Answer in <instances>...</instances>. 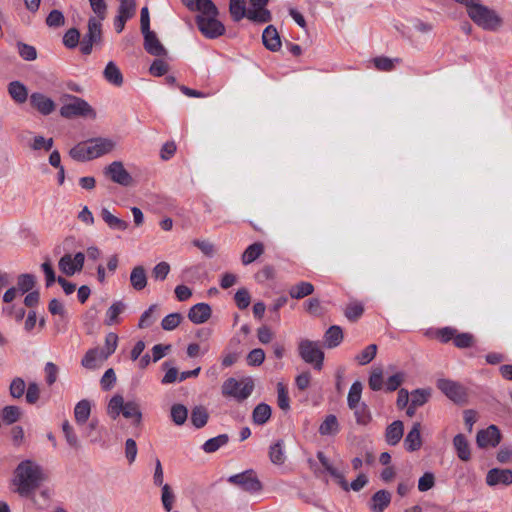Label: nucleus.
Listing matches in <instances>:
<instances>
[{
	"label": "nucleus",
	"instance_id": "1",
	"mask_svg": "<svg viewBox=\"0 0 512 512\" xmlns=\"http://www.w3.org/2000/svg\"><path fill=\"white\" fill-rule=\"evenodd\" d=\"M46 480L43 468L33 460L21 461L14 470L12 484L14 492L23 498H30L34 501L35 491Z\"/></svg>",
	"mask_w": 512,
	"mask_h": 512
},
{
	"label": "nucleus",
	"instance_id": "2",
	"mask_svg": "<svg viewBox=\"0 0 512 512\" xmlns=\"http://www.w3.org/2000/svg\"><path fill=\"white\" fill-rule=\"evenodd\" d=\"M107 414L113 420L122 414L126 419H132L133 425L140 426L142 422V412L140 405L135 401L124 402L122 395H114L107 406Z\"/></svg>",
	"mask_w": 512,
	"mask_h": 512
},
{
	"label": "nucleus",
	"instance_id": "3",
	"mask_svg": "<svg viewBox=\"0 0 512 512\" xmlns=\"http://www.w3.org/2000/svg\"><path fill=\"white\" fill-rule=\"evenodd\" d=\"M298 352L305 363L311 364L317 371L322 370L325 355L318 342L303 339L298 344Z\"/></svg>",
	"mask_w": 512,
	"mask_h": 512
},
{
	"label": "nucleus",
	"instance_id": "4",
	"mask_svg": "<svg viewBox=\"0 0 512 512\" xmlns=\"http://www.w3.org/2000/svg\"><path fill=\"white\" fill-rule=\"evenodd\" d=\"M254 383L252 379L245 382L238 381L235 378H228L222 385V394L236 398L238 401L247 399L253 392Z\"/></svg>",
	"mask_w": 512,
	"mask_h": 512
},
{
	"label": "nucleus",
	"instance_id": "5",
	"mask_svg": "<svg viewBox=\"0 0 512 512\" xmlns=\"http://www.w3.org/2000/svg\"><path fill=\"white\" fill-rule=\"evenodd\" d=\"M102 42V28L101 22L95 17L88 20V31L80 41V50L84 55H89L92 52L93 45H98Z\"/></svg>",
	"mask_w": 512,
	"mask_h": 512
},
{
	"label": "nucleus",
	"instance_id": "6",
	"mask_svg": "<svg viewBox=\"0 0 512 512\" xmlns=\"http://www.w3.org/2000/svg\"><path fill=\"white\" fill-rule=\"evenodd\" d=\"M217 16H196L197 27L206 38L215 39L224 34L225 26L217 19Z\"/></svg>",
	"mask_w": 512,
	"mask_h": 512
},
{
	"label": "nucleus",
	"instance_id": "7",
	"mask_svg": "<svg viewBox=\"0 0 512 512\" xmlns=\"http://www.w3.org/2000/svg\"><path fill=\"white\" fill-rule=\"evenodd\" d=\"M228 481L249 493H255L262 490V483L258 479L255 471L252 469L232 475L229 477Z\"/></svg>",
	"mask_w": 512,
	"mask_h": 512
},
{
	"label": "nucleus",
	"instance_id": "8",
	"mask_svg": "<svg viewBox=\"0 0 512 512\" xmlns=\"http://www.w3.org/2000/svg\"><path fill=\"white\" fill-rule=\"evenodd\" d=\"M438 389L456 404H465L467 402V392L460 383L449 380L439 379L437 381Z\"/></svg>",
	"mask_w": 512,
	"mask_h": 512
},
{
	"label": "nucleus",
	"instance_id": "9",
	"mask_svg": "<svg viewBox=\"0 0 512 512\" xmlns=\"http://www.w3.org/2000/svg\"><path fill=\"white\" fill-rule=\"evenodd\" d=\"M73 103L66 104L61 107L60 114L65 118L75 117H95L92 107L82 98H75Z\"/></svg>",
	"mask_w": 512,
	"mask_h": 512
},
{
	"label": "nucleus",
	"instance_id": "10",
	"mask_svg": "<svg viewBox=\"0 0 512 512\" xmlns=\"http://www.w3.org/2000/svg\"><path fill=\"white\" fill-rule=\"evenodd\" d=\"M104 174L109 177L114 183L121 186H130L133 178L130 173L125 169L121 161H114L104 169Z\"/></svg>",
	"mask_w": 512,
	"mask_h": 512
},
{
	"label": "nucleus",
	"instance_id": "11",
	"mask_svg": "<svg viewBox=\"0 0 512 512\" xmlns=\"http://www.w3.org/2000/svg\"><path fill=\"white\" fill-rule=\"evenodd\" d=\"M85 262V255L82 252H77L74 257L71 254H65L58 262L59 269L67 276H72L76 272L83 269Z\"/></svg>",
	"mask_w": 512,
	"mask_h": 512
},
{
	"label": "nucleus",
	"instance_id": "12",
	"mask_svg": "<svg viewBox=\"0 0 512 512\" xmlns=\"http://www.w3.org/2000/svg\"><path fill=\"white\" fill-rule=\"evenodd\" d=\"M500 441L501 433L495 425H490L486 429L478 431L476 436V443L479 448L496 447Z\"/></svg>",
	"mask_w": 512,
	"mask_h": 512
},
{
	"label": "nucleus",
	"instance_id": "13",
	"mask_svg": "<svg viewBox=\"0 0 512 512\" xmlns=\"http://www.w3.org/2000/svg\"><path fill=\"white\" fill-rule=\"evenodd\" d=\"M87 144L88 153L91 154L92 159L108 154L115 147V143L111 139L101 137L90 139Z\"/></svg>",
	"mask_w": 512,
	"mask_h": 512
},
{
	"label": "nucleus",
	"instance_id": "14",
	"mask_svg": "<svg viewBox=\"0 0 512 512\" xmlns=\"http://www.w3.org/2000/svg\"><path fill=\"white\" fill-rule=\"evenodd\" d=\"M142 34L144 36V48L149 54L157 57L167 55V50L162 45L154 31L149 29L148 31H142Z\"/></svg>",
	"mask_w": 512,
	"mask_h": 512
},
{
	"label": "nucleus",
	"instance_id": "15",
	"mask_svg": "<svg viewBox=\"0 0 512 512\" xmlns=\"http://www.w3.org/2000/svg\"><path fill=\"white\" fill-rule=\"evenodd\" d=\"M391 500L392 494L388 490L382 489L371 496L367 505L371 512H384Z\"/></svg>",
	"mask_w": 512,
	"mask_h": 512
},
{
	"label": "nucleus",
	"instance_id": "16",
	"mask_svg": "<svg viewBox=\"0 0 512 512\" xmlns=\"http://www.w3.org/2000/svg\"><path fill=\"white\" fill-rule=\"evenodd\" d=\"M486 483L488 486H496L498 484L511 485L512 484V470L492 468L486 475Z\"/></svg>",
	"mask_w": 512,
	"mask_h": 512
},
{
	"label": "nucleus",
	"instance_id": "17",
	"mask_svg": "<svg viewBox=\"0 0 512 512\" xmlns=\"http://www.w3.org/2000/svg\"><path fill=\"white\" fill-rule=\"evenodd\" d=\"M212 314V309L207 303H197L189 309L188 319L194 324L205 323Z\"/></svg>",
	"mask_w": 512,
	"mask_h": 512
},
{
	"label": "nucleus",
	"instance_id": "18",
	"mask_svg": "<svg viewBox=\"0 0 512 512\" xmlns=\"http://www.w3.org/2000/svg\"><path fill=\"white\" fill-rule=\"evenodd\" d=\"M405 449L409 452L417 451L422 446L421 424L415 422L404 439Z\"/></svg>",
	"mask_w": 512,
	"mask_h": 512
},
{
	"label": "nucleus",
	"instance_id": "19",
	"mask_svg": "<svg viewBox=\"0 0 512 512\" xmlns=\"http://www.w3.org/2000/svg\"><path fill=\"white\" fill-rule=\"evenodd\" d=\"M263 45L270 51L276 52L281 48V39L277 29L273 25L267 26L262 34Z\"/></svg>",
	"mask_w": 512,
	"mask_h": 512
},
{
	"label": "nucleus",
	"instance_id": "20",
	"mask_svg": "<svg viewBox=\"0 0 512 512\" xmlns=\"http://www.w3.org/2000/svg\"><path fill=\"white\" fill-rule=\"evenodd\" d=\"M403 434H404L403 422L400 420H396L387 426L386 432H385V440L389 445L395 446L400 442V440L403 437Z\"/></svg>",
	"mask_w": 512,
	"mask_h": 512
},
{
	"label": "nucleus",
	"instance_id": "21",
	"mask_svg": "<svg viewBox=\"0 0 512 512\" xmlns=\"http://www.w3.org/2000/svg\"><path fill=\"white\" fill-rule=\"evenodd\" d=\"M101 217L111 230L125 231L129 227V223L115 215L107 208L101 209Z\"/></svg>",
	"mask_w": 512,
	"mask_h": 512
},
{
	"label": "nucleus",
	"instance_id": "22",
	"mask_svg": "<svg viewBox=\"0 0 512 512\" xmlns=\"http://www.w3.org/2000/svg\"><path fill=\"white\" fill-rule=\"evenodd\" d=\"M453 446L460 460L467 462L471 459L470 446L463 434H457L454 437Z\"/></svg>",
	"mask_w": 512,
	"mask_h": 512
},
{
	"label": "nucleus",
	"instance_id": "23",
	"mask_svg": "<svg viewBox=\"0 0 512 512\" xmlns=\"http://www.w3.org/2000/svg\"><path fill=\"white\" fill-rule=\"evenodd\" d=\"M343 340V331L340 326L333 325L328 328L324 334V345L327 348H335L340 345Z\"/></svg>",
	"mask_w": 512,
	"mask_h": 512
},
{
	"label": "nucleus",
	"instance_id": "24",
	"mask_svg": "<svg viewBox=\"0 0 512 512\" xmlns=\"http://www.w3.org/2000/svg\"><path fill=\"white\" fill-rule=\"evenodd\" d=\"M130 283L136 291H141L147 286V275L143 266H135L132 269L130 274Z\"/></svg>",
	"mask_w": 512,
	"mask_h": 512
},
{
	"label": "nucleus",
	"instance_id": "25",
	"mask_svg": "<svg viewBox=\"0 0 512 512\" xmlns=\"http://www.w3.org/2000/svg\"><path fill=\"white\" fill-rule=\"evenodd\" d=\"M271 407L266 403H259L253 409L252 420L256 425H264L271 417Z\"/></svg>",
	"mask_w": 512,
	"mask_h": 512
},
{
	"label": "nucleus",
	"instance_id": "26",
	"mask_svg": "<svg viewBox=\"0 0 512 512\" xmlns=\"http://www.w3.org/2000/svg\"><path fill=\"white\" fill-rule=\"evenodd\" d=\"M314 286L310 282L301 281L289 289V295L293 299H302L313 294Z\"/></svg>",
	"mask_w": 512,
	"mask_h": 512
},
{
	"label": "nucleus",
	"instance_id": "27",
	"mask_svg": "<svg viewBox=\"0 0 512 512\" xmlns=\"http://www.w3.org/2000/svg\"><path fill=\"white\" fill-rule=\"evenodd\" d=\"M91 414V403L87 399L79 401L74 408V417L78 424L86 423Z\"/></svg>",
	"mask_w": 512,
	"mask_h": 512
},
{
	"label": "nucleus",
	"instance_id": "28",
	"mask_svg": "<svg viewBox=\"0 0 512 512\" xmlns=\"http://www.w3.org/2000/svg\"><path fill=\"white\" fill-rule=\"evenodd\" d=\"M264 252V245L261 242H255L249 245L242 254V263L248 265L254 262Z\"/></svg>",
	"mask_w": 512,
	"mask_h": 512
},
{
	"label": "nucleus",
	"instance_id": "29",
	"mask_svg": "<svg viewBox=\"0 0 512 512\" xmlns=\"http://www.w3.org/2000/svg\"><path fill=\"white\" fill-rule=\"evenodd\" d=\"M190 419H191L192 425L195 428L200 429V428L204 427L207 424L208 419H209V414H208L207 409L204 406H195L192 409Z\"/></svg>",
	"mask_w": 512,
	"mask_h": 512
},
{
	"label": "nucleus",
	"instance_id": "30",
	"mask_svg": "<svg viewBox=\"0 0 512 512\" xmlns=\"http://www.w3.org/2000/svg\"><path fill=\"white\" fill-rule=\"evenodd\" d=\"M29 105L43 115L50 114L55 108L52 98H30Z\"/></svg>",
	"mask_w": 512,
	"mask_h": 512
},
{
	"label": "nucleus",
	"instance_id": "31",
	"mask_svg": "<svg viewBox=\"0 0 512 512\" xmlns=\"http://www.w3.org/2000/svg\"><path fill=\"white\" fill-rule=\"evenodd\" d=\"M340 430L337 417L333 414L326 416L319 427V433L325 435H336Z\"/></svg>",
	"mask_w": 512,
	"mask_h": 512
},
{
	"label": "nucleus",
	"instance_id": "32",
	"mask_svg": "<svg viewBox=\"0 0 512 512\" xmlns=\"http://www.w3.org/2000/svg\"><path fill=\"white\" fill-rule=\"evenodd\" d=\"M105 79L115 85L120 86L123 83V77L120 69L115 65L114 62H109L104 69Z\"/></svg>",
	"mask_w": 512,
	"mask_h": 512
},
{
	"label": "nucleus",
	"instance_id": "33",
	"mask_svg": "<svg viewBox=\"0 0 512 512\" xmlns=\"http://www.w3.org/2000/svg\"><path fill=\"white\" fill-rule=\"evenodd\" d=\"M246 18L257 23H267L271 21L272 16L265 6H261L248 10Z\"/></svg>",
	"mask_w": 512,
	"mask_h": 512
},
{
	"label": "nucleus",
	"instance_id": "34",
	"mask_svg": "<svg viewBox=\"0 0 512 512\" xmlns=\"http://www.w3.org/2000/svg\"><path fill=\"white\" fill-rule=\"evenodd\" d=\"M229 441V436L227 434H220L216 437L208 439L202 446V449L206 453H214L219 448L226 445Z\"/></svg>",
	"mask_w": 512,
	"mask_h": 512
},
{
	"label": "nucleus",
	"instance_id": "35",
	"mask_svg": "<svg viewBox=\"0 0 512 512\" xmlns=\"http://www.w3.org/2000/svg\"><path fill=\"white\" fill-rule=\"evenodd\" d=\"M117 343H118V336L113 333V332H110L106 335L105 337V348L104 349H100V361H104L106 359H108V357L110 355H112L116 348H117Z\"/></svg>",
	"mask_w": 512,
	"mask_h": 512
},
{
	"label": "nucleus",
	"instance_id": "36",
	"mask_svg": "<svg viewBox=\"0 0 512 512\" xmlns=\"http://www.w3.org/2000/svg\"><path fill=\"white\" fill-rule=\"evenodd\" d=\"M283 447V440H278L276 443L270 446L269 458L273 464L281 465L285 462V454Z\"/></svg>",
	"mask_w": 512,
	"mask_h": 512
},
{
	"label": "nucleus",
	"instance_id": "37",
	"mask_svg": "<svg viewBox=\"0 0 512 512\" xmlns=\"http://www.w3.org/2000/svg\"><path fill=\"white\" fill-rule=\"evenodd\" d=\"M362 383L360 381H355L348 392L347 397V405L349 408H356V406L360 403L361 394H362Z\"/></svg>",
	"mask_w": 512,
	"mask_h": 512
},
{
	"label": "nucleus",
	"instance_id": "38",
	"mask_svg": "<svg viewBox=\"0 0 512 512\" xmlns=\"http://www.w3.org/2000/svg\"><path fill=\"white\" fill-rule=\"evenodd\" d=\"M36 284V278L33 274H20L17 278V290L22 294L31 292Z\"/></svg>",
	"mask_w": 512,
	"mask_h": 512
},
{
	"label": "nucleus",
	"instance_id": "39",
	"mask_svg": "<svg viewBox=\"0 0 512 512\" xmlns=\"http://www.w3.org/2000/svg\"><path fill=\"white\" fill-rule=\"evenodd\" d=\"M229 11L234 21H240L247 15L245 0H230Z\"/></svg>",
	"mask_w": 512,
	"mask_h": 512
},
{
	"label": "nucleus",
	"instance_id": "40",
	"mask_svg": "<svg viewBox=\"0 0 512 512\" xmlns=\"http://www.w3.org/2000/svg\"><path fill=\"white\" fill-rule=\"evenodd\" d=\"M194 11L200 12L198 16L218 15L219 11L212 0H198Z\"/></svg>",
	"mask_w": 512,
	"mask_h": 512
},
{
	"label": "nucleus",
	"instance_id": "41",
	"mask_svg": "<svg viewBox=\"0 0 512 512\" xmlns=\"http://www.w3.org/2000/svg\"><path fill=\"white\" fill-rule=\"evenodd\" d=\"M20 415V408L13 405L5 406L1 411L2 420L8 425L17 422L20 419Z\"/></svg>",
	"mask_w": 512,
	"mask_h": 512
},
{
	"label": "nucleus",
	"instance_id": "42",
	"mask_svg": "<svg viewBox=\"0 0 512 512\" xmlns=\"http://www.w3.org/2000/svg\"><path fill=\"white\" fill-rule=\"evenodd\" d=\"M157 310V305L152 304L149 306L147 310H145L140 316L138 327L140 329L150 327L157 319L155 312Z\"/></svg>",
	"mask_w": 512,
	"mask_h": 512
},
{
	"label": "nucleus",
	"instance_id": "43",
	"mask_svg": "<svg viewBox=\"0 0 512 512\" xmlns=\"http://www.w3.org/2000/svg\"><path fill=\"white\" fill-rule=\"evenodd\" d=\"M350 409L354 411L357 424L367 425L371 421V414L365 403L358 404L356 408Z\"/></svg>",
	"mask_w": 512,
	"mask_h": 512
},
{
	"label": "nucleus",
	"instance_id": "44",
	"mask_svg": "<svg viewBox=\"0 0 512 512\" xmlns=\"http://www.w3.org/2000/svg\"><path fill=\"white\" fill-rule=\"evenodd\" d=\"M188 417V410L187 408L182 404H174L171 407V418L172 421L180 426L183 425Z\"/></svg>",
	"mask_w": 512,
	"mask_h": 512
},
{
	"label": "nucleus",
	"instance_id": "45",
	"mask_svg": "<svg viewBox=\"0 0 512 512\" xmlns=\"http://www.w3.org/2000/svg\"><path fill=\"white\" fill-rule=\"evenodd\" d=\"M62 430L68 445L73 449H79L81 447L79 439L68 421L63 422Z\"/></svg>",
	"mask_w": 512,
	"mask_h": 512
},
{
	"label": "nucleus",
	"instance_id": "46",
	"mask_svg": "<svg viewBox=\"0 0 512 512\" xmlns=\"http://www.w3.org/2000/svg\"><path fill=\"white\" fill-rule=\"evenodd\" d=\"M70 156L76 160V161H88L92 160L91 154L88 153V144L87 142L85 144H78L74 146L70 152Z\"/></svg>",
	"mask_w": 512,
	"mask_h": 512
},
{
	"label": "nucleus",
	"instance_id": "47",
	"mask_svg": "<svg viewBox=\"0 0 512 512\" xmlns=\"http://www.w3.org/2000/svg\"><path fill=\"white\" fill-rule=\"evenodd\" d=\"M100 349H89L81 360V365L87 369H95L97 367L96 361L100 360Z\"/></svg>",
	"mask_w": 512,
	"mask_h": 512
},
{
	"label": "nucleus",
	"instance_id": "48",
	"mask_svg": "<svg viewBox=\"0 0 512 512\" xmlns=\"http://www.w3.org/2000/svg\"><path fill=\"white\" fill-rule=\"evenodd\" d=\"M175 495L170 485L165 484L162 486L161 502L166 512H171L173 504L175 502Z\"/></svg>",
	"mask_w": 512,
	"mask_h": 512
},
{
	"label": "nucleus",
	"instance_id": "49",
	"mask_svg": "<svg viewBox=\"0 0 512 512\" xmlns=\"http://www.w3.org/2000/svg\"><path fill=\"white\" fill-rule=\"evenodd\" d=\"M430 396V389H415L411 392L410 403L417 407L423 406L429 400Z\"/></svg>",
	"mask_w": 512,
	"mask_h": 512
},
{
	"label": "nucleus",
	"instance_id": "50",
	"mask_svg": "<svg viewBox=\"0 0 512 512\" xmlns=\"http://www.w3.org/2000/svg\"><path fill=\"white\" fill-rule=\"evenodd\" d=\"M125 305L118 301L113 303L106 312V320L105 323L107 325H112L118 319V316L123 312Z\"/></svg>",
	"mask_w": 512,
	"mask_h": 512
},
{
	"label": "nucleus",
	"instance_id": "51",
	"mask_svg": "<svg viewBox=\"0 0 512 512\" xmlns=\"http://www.w3.org/2000/svg\"><path fill=\"white\" fill-rule=\"evenodd\" d=\"M376 353L377 345L370 344L360 354H358L355 359L358 361L360 365H366L375 358Z\"/></svg>",
	"mask_w": 512,
	"mask_h": 512
},
{
	"label": "nucleus",
	"instance_id": "52",
	"mask_svg": "<svg viewBox=\"0 0 512 512\" xmlns=\"http://www.w3.org/2000/svg\"><path fill=\"white\" fill-rule=\"evenodd\" d=\"M277 404L283 411H288L290 409L288 391L282 383L277 384Z\"/></svg>",
	"mask_w": 512,
	"mask_h": 512
},
{
	"label": "nucleus",
	"instance_id": "53",
	"mask_svg": "<svg viewBox=\"0 0 512 512\" xmlns=\"http://www.w3.org/2000/svg\"><path fill=\"white\" fill-rule=\"evenodd\" d=\"M182 320L180 313H171L162 319L161 326L166 331H172L179 326Z\"/></svg>",
	"mask_w": 512,
	"mask_h": 512
},
{
	"label": "nucleus",
	"instance_id": "54",
	"mask_svg": "<svg viewBox=\"0 0 512 512\" xmlns=\"http://www.w3.org/2000/svg\"><path fill=\"white\" fill-rule=\"evenodd\" d=\"M54 141L53 138H44L43 136H35L30 144L31 149L33 150H45L49 151L53 147Z\"/></svg>",
	"mask_w": 512,
	"mask_h": 512
},
{
	"label": "nucleus",
	"instance_id": "55",
	"mask_svg": "<svg viewBox=\"0 0 512 512\" xmlns=\"http://www.w3.org/2000/svg\"><path fill=\"white\" fill-rule=\"evenodd\" d=\"M364 307L360 303H351L346 307L345 317L352 322L357 321L363 314Z\"/></svg>",
	"mask_w": 512,
	"mask_h": 512
},
{
	"label": "nucleus",
	"instance_id": "56",
	"mask_svg": "<svg viewBox=\"0 0 512 512\" xmlns=\"http://www.w3.org/2000/svg\"><path fill=\"white\" fill-rule=\"evenodd\" d=\"M25 388H26L25 381L20 377H16L12 380V382L10 384V387H9L10 395L13 398H17V399L21 398L25 393Z\"/></svg>",
	"mask_w": 512,
	"mask_h": 512
},
{
	"label": "nucleus",
	"instance_id": "57",
	"mask_svg": "<svg viewBox=\"0 0 512 512\" xmlns=\"http://www.w3.org/2000/svg\"><path fill=\"white\" fill-rule=\"evenodd\" d=\"M47 26L51 28H58L65 24V18L61 11L52 10L46 18Z\"/></svg>",
	"mask_w": 512,
	"mask_h": 512
},
{
	"label": "nucleus",
	"instance_id": "58",
	"mask_svg": "<svg viewBox=\"0 0 512 512\" xmlns=\"http://www.w3.org/2000/svg\"><path fill=\"white\" fill-rule=\"evenodd\" d=\"M475 338L471 333L463 332L456 334V337L454 339V345L457 348H468L471 347L474 344Z\"/></svg>",
	"mask_w": 512,
	"mask_h": 512
},
{
	"label": "nucleus",
	"instance_id": "59",
	"mask_svg": "<svg viewBox=\"0 0 512 512\" xmlns=\"http://www.w3.org/2000/svg\"><path fill=\"white\" fill-rule=\"evenodd\" d=\"M136 2L135 0H122L118 7V14L127 18H132L135 15Z\"/></svg>",
	"mask_w": 512,
	"mask_h": 512
},
{
	"label": "nucleus",
	"instance_id": "60",
	"mask_svg": "<svg viewBox=\"0 0 512 512\" xmlns=\"http://www.w3.org/2000/svg\"><path fill=\"white\" fill-rule=\"evenodd\" d=\"M236 305L239 309H246L251 302V297L247 289L241 288L239 289L234 296Z\"/></svg>",
	"mask_w": 512,
	"mask_h": 512
},
{
	"label": "nucleus",
	"instance_id": "61",
	"mask_svg": "<svg viewBox=\"0 0 512 512\" xmlns=\"http://www.w3.org/2000/svg\"><path fill=\"white\" fill-rule=\"evenodd\" d=\"M435 485V476L432 472H425L418 481V489L420 492H426Z\"/></svg>",
	"mask_w": 512,
	"mask_h": 512
},
{
	"label": "nucleus",
	"instance_id": "62",
	"mask_svg": "<svg viewBox=\"0 0 512 512\" xmlns=\"http://www.w3.org/2000/svg\"><path fill=\"white\" fill-rule=\"evenodd\" d=\"M80 33L76 28H70L63 37V43L67 48H75L79 44Z\"/></svg>",
	"mask_w": 512,
	"mask_h": 512
},
{
	"label": "nucleus",
	"instance_id": "63",
	"mask_svg": "<svg viewBox=\"0 0 512 512\" xmlns=\"http://www.w3.org/2000/svg\"><path fill=\"white\" fill-rule=\"evenodd\" d=\"M265 360V352L261 348L251 350L247 355V363L250 366H259Z\"/></svg>",
	"mask_w": 512,
	"mask_h": 512
},
{
	"label": "nucleus",
	"instance_id": "64",
	"mask_svg": "<svg viewBox=\"0 0 512 512\" xmlns=\"http://www.w3.org/2000/svg\"><path fill=\"white\" fill-rule=\"evenodd\" d=\"M115 382H116L115 371L112 368L107 369L100 380L102 389L104 391L111 390L113 388Z\"/></svg>",
	"mask_w": 512,
	"mask_h": 512
}]
</instances>
